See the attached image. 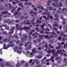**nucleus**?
<instances>
[{"label": "nucleus", "mask_w": 67, "mask_h": 67, "mask_svg": "<svg viewBox=\"0 0 67 67\" xmlns=\"http://www.w3.org/2000/svg\"><path fill=\"white\" fill-rule=\"evenodd\" d=\"M30 13L31 14L33 13V10L31 11L30 12Z\"/></svg>", "instance_id": "obj_63"}, {"label": "nucleus", "mask_w": 67, "mask_h": 67, "mask_svg": "<svg viewBox=\"0 0 67 67\" xmlns=\"http://www.w3.org/2000/svg\"><path fill=\"white\" fill-rule=\"evenodd\" d=\"M0 64H1V65L2 66V67H4V65H3V64L2 63V62H0Z\"/></svg>", "instance_id": "obj_39"}, {"label": "nucleus", "mask_w": 67, "mask_h": 67, "mask_svg": "<svg viewBox=\"0 0 67 67\" xmlns=\"http://www.w3.org/2000/svg\"><path fill=\"white\" fill-rule=\"evenodd\" d=\"M43 57V55H39L37 57V58L38 59H41Z\"/></svg>", "instance_id": "obj_16"}, {"label": "nucleus", "mask_w": 67, "mask_h": 67, "mask_svg": "<svg viewBox=\"0 0 67 67\" xmlns=\"http://www.w3.org/2000/svg\"><path fill=\"white\" fill-rule=\"evenodd\" d=\"M62 38L61 36H59L58 38V39L59 40H60L61 38Z\"/></svg>", "instance_id": "obj_54"}, {"label": "nucleus", "mask_w": 67, "mask_h": 67, "mask_svg": "<svg viewBox=\"0 0 67 67\" xmlns=\"http://www.w3.org/2000/svg\"><path fill=\"white\" fill-rule=\"evenodd\" d=\"M36 64H37V65H38L40 64V62L37 61V62H36Z\"/></svg>", "instance_id": "obj_38"}, {"label": "nucleus", "mask_w": 67, "mask_h": 67, "mask_svg": "<svg viewBox=\"0 0 67 67\" xmlns=\"http://www.w3.org/2000/svg\"><path fill=\"white\" fill-rule=\"evenodd\" d=\"M49 42L50 44H53L54 43V41L52 40H50L49 41Z\"/></svg>", "instance_id": "obj_17"}, {"label": "nucleus", "mask_w": 67, "mask_h": 67, "mask_svg": "<svg viewBox=\"0 0 67 67\" xmlns=\"http://www.w3.org/2000/svg\"><path fill=\"white\" fill-rule=\"evenodd\" d=\"M51 14V13L50 12H49L46 13V15H50Z\"/></svg>", "instance_id": "obj_61"}, {"label": "nucleus", "mask_w": 67, "mask_h": 67, "mask_svg": "<svg viewBox=\"0 0 67 67\" xmlns=\"http://www.w3.org/2000/svg\"><path fill=\"white\" fill-rule=\"evenodd\" d=\"M32 62H33V59H31L29 61V63L31 64V63H32Z\"/></svg>", "instance_id": "obj_60"}, {"label": "nucleus", "mask_w": 67, "mask_h": 67, "mask_svg": "<svg viewBox=\"0 0 67 67\" xmlns=\"http://www.w3.org/2000/svg\"><path fill=\"white\" fill-rule=\"evenodd\" d=\"M9 44H10V45H11V46H10L11 47H13V46H14V43H13V41H10L9 42Z\"/></svg>", "instance_id": "obj_8"}, {"label": "nucleus", "mask_w": 67, "mask_h": 67, "mask_svg": "<svg viewBox=\"0 0 67 67\" xmlns=\"http://www.w3.org/2000/svg\"><path fill=\"white\" fill-rule=\"evenodd\" d=\"M7 25H3L2 26H0V27H2V26H4V27H6V26H7Z\"/></svg>", "instance_id": "obj_51"}, {"label": "nucleus", "mask_w": 67, "mask_h": 67, "mask_svg": "<svg viewBox=\"0 0 67 67\" xmlns=\"http://www.w3.org/2000/svg\"><path fill=\"white\" fill-rule=\"evenodd\" d=\"M38 60L37 59H34V60H33V62H34V63H35H35H36V62H37V61Z\"/></svg>", "instance_id": "obj_49"}, {"label": "nucleus", "mask_w": 67, "mask_h": 67, "mask_svg": "<svg viewBox=\"0 0 67 67\" xmlns=\"http://www.w3.org/2000/svg\"><path fill=\"white\" fill-rule=\"evenodd\" d=\"M49 36V35H47L45 36V38L46 39H47V38H48V40H49V39H51L52 37H53L54 36H53V35H51L49 37L48 36Z\"/></svg>", "instance_id": "obj_4"}, {"label": "nucleus", "mask_w": 67, "mask_h": 67, "mask_svg": "<svg viewBox=\"0 0 67 67\" xmlns=\"http://www.w3.org/2000/svg\"><path fill=\"white\" fill-rule=\"evenodd\" d=\"M37 8H39L40 9H42V10H44V8L43 7V6L41 5H38L37 6Z\"/></svg>", "instance_id": "obj_5"}, {"label": "nucleus", "mask_w": 67, "mask_h": 67, "mask_svg": "<svg viewBox=\"0 0 67 67\" xmlns=\"http://www.w3.org/2000/svg\"><path fill=\"white\" fill-rule=\"evenodd\" d=\"M41 63L43 64H46L45 62L44 61H41Z\"/></svg>", "instance_id": "obj_59"}, {"label": "nucleus", "mask_w": 67, "mask_h": 67, "mask_svg": "<svg viewBox=\"0 0 67 67\" xmlns=\"http://www.w3.org/2000/svg\"><path fill=\"white\" fill-rule=\"evenodd\" d=\"M32 38V36L31 35H29L28 36V39L29 40H31Z\"/></svg>", "instance_id": "obj_18"}, {"label": "nucleus", "mask_w": 67, "mask_h": 67, "mask_svg": "<svg viewBox=\"0 0 67 67\" xmlns=\"http://www.w3.org/2000/svg\"><path fill=\"white\" fill-rule=\"evenodd\" d=\"M63 5V3H62V2H60L59 4V7H61V6H62Z\"/></svg>", "instance_id": "obj_25"}, {"label": "nucleus", "mask_w": 67, "mask_h": 67, "mask_svg": "<svg viewBox=\"0 0 67 67\" xmlns=\"http://www.w3.org/2000/svg\"><path fill=\"white\" fill-rule=\"evenodd\" d=\"M52 53H55V52H56V51H55V50L54 49H52L51 50Z\"/></svg>", "instance_id": "obj_50"}, {"label": "nucleus", "mask_w": 67, "mask_h": 67, "mask_svg": "<svg viewBox=\"0 0 67 67\" xmlns=\"http://www.w3.org/2000/svg\"><path fill=\"white\" fill-rule=\"evenodd\" d=\"M61 19L63 20V21H65V19L63 17V16L62 15L61 16Z\"/></svg>", "instance_id": "obj_22"}, {"label": "nucleus", "mask_w": 67, "mask_h": 67, "mask_svg": "<svg viewBox=\"0 0 67 67\" xmlns=\"http://www.w3.org/2000/svg\"><path fill=\"white\" fill-rule=\"evenodd\" d=\"M21 27V26H19L18 27H16V29L17 30H19L20 29V28Z\"/></svg>", "instance_id": "obj_33"}, {"label": "nucleus", "mask_w": 67, "mask_h": 67, "mask_svg": "<svg viewBox=\"0 0 67 67\" xmlns=\"http://www.w3.org/2000/svg\"><path fill=\"white\" fill-rule=\"evenodd\" d=\"M7 13H8V12L7 11H4L2 13H1V14H4V15Z\"/></svg>", "instance_id": "obj_15"}, {"label": "nucleus", "mask_w": 67, "mask_h": 67, "mask_svg": "<svg viewBox=\"0 0 67 67\" xmlns=\"http://www.w3.org/2000/svg\"><path fill=\"white\" fill-rule=\"evenodd\" d=\"M5 29L7 30H9V27L8 26H7L5 27Z\"/></svg>", "instance_id": "obj_37"}, {"label": "nucleus", "mask_w": 67, "mask_h": 67, "mask_svg": "<svg viewBox=\"0 0 67 67\" xmlns=\"http://www.w3.org/2000/svg\"><path fill=\"white\" fill-rule=\"evenodd\" d=\"M50 60H51V61L53 62V63H54V62H55V61L54 60H53V58H50Z\"/></svg>", "instance_id": "obj_47"}, {"label": "nucleus", "mask_w": 67, "mask_h": 67, "mask_svg": "<svg viewBox=\"0 0 67 67\" xmlns=\"http://www.w3.org/2000/svg\"><path fill=\"white\" fill-rule=\"evenodd\" d=\"M18 14V12H16L14 14V16H16V15H17Z\"/></svg>", "instance_id": "obj_45"}, {"label": "nucleus", "mask_w": 67, "mask_h": 67, "mask_svg": "<svg viewBox=\"0 0 67 67\" xmlns=\"http://www.w3.org/2000/svg\"><path fill=\"white\" fill-rule=\"evenodd\" d=\"M31 46H29L28 47H27V49L28 50H29V49H31Z\"/></svg>", "instance_id": "obj_32"}, {"label": "nucleus", "mask_w": 67, "mask_h": 67, "mask_svg": "<svg viewBox=\"0 0 67 67\" xmlns=\"http://www.w3.org/2000/svg\"><path fill=\"white\" fill-rule=\"evenodd\" d=\"M54 16L55 18H58L59 16H58V15L57 14H55Z\"/></svg>", "instance_id": "obj_27"}, {"label": "nucleus", "mask_w": 67, "mask_h": 67, "mask_svg": "<svg viewBox=\"0 0 67 67\" xmlns=\"http://www.w3.org/2000/svg\"><path fill=\"white\" fill-rule=\"evenodd\" d=\"M12 12L14 13L15 12V8L14 7H13L12 8V10H11Z\"/></svg>", "instance_id": "obj_12"}, {"label": "nucleus", "mask_w": 67, "mask_h": 67, "mask_svg": "<svg viewBox=\"0 0 67 67\" xmlns=\"http://www.w3.org/2000/svg\"><path fill=\"white\" fill-rule=\"evenodd\" d=\"M6 45V44H4L3 45V49H7V48H8L9 47H11V45H10V44H7L6 47H5V46Z\"/></svg>", "instance_id": "obj_3"}, {"label": "nucleus", "mask_w": 67, "mask_h": 67, "mask_svg": "<svg viewBox=\"0 0 67 67\" xmlns=\"http://www.w3.org/2000/svg\"><path fill=\"white\" fill-rule=\"evenodd\" d=\"M18 49V47L16 46L14 48V51H16Z\"/></svg>", "instance_id": "obj_24"}, {"label": "nucleus", "mask_w": 67, "mask_h": 67, "mask_svg": "<svg viewBox=\"0 0 67 67\" xmlns=\"http://www.w3.org/2000/svg\"><path fill=\"white\" fill-rule=\"evenodd\" d=\"M41 30L40 31V33H41V34H44V31H45V30Z\"/></svg>", "instance_id": "obj_26"}, {"label": "nucleus", "mask_w": 67, "mask_h": 67, "mask_svg": "<svg viewBox=\"0 0 67 67\" xmlns=\"http://www.w3.org/2000/svg\"><path fill=\"white\" fill-rule=\"evenodd\" d=\"M63 36L65 37V38H67V35H63Z\"/></svg>", "instance_id": "obj_64"}, {"label": "nucleus", "mask_w": 67, "mask_h": 67, "mask_svg": "<svg viewBox=\"0 0 67 67\" xmlns=\"http://www.w3.org/2000/svg\"><path fill=\"white\" fill-rule=\"evenodd\" d=\"M52 9H53V7H50L49 8V10H52Z\"/></svg>", "instance_id": "obj_36"}, {"label": "nucleus", "mask_w": 67, "mask_h": 67, "mask_svg": "<svg viewBox=\"0 0 67 67\" xmlns=\"http://www.w3.org/2000/svg\"><path fill=\"white\" fill-rule=\"evenodd\" d=\"M51 50H48V54H51Z\"/></svg>", "instance_id": "obj_52"}, {"label": "nucleus", "mask_w": 67, "mask_h": 67, "mask_svg": "<svg viewBox=\"0 0 67 67\" xmlns=\"http://www.w3.org/2000/svg\"><path fill=\"white\" fill-rule=\"evenodd\" d=\"M62 41H63V42L65 41V38L64 37H63L62 39Z\"/></svg>", "instance_id": "obj_44"}, {"label": "nucleus", "mask_w": 67, "mask_h": 67, "mask_svg": "<svg viewBox=\"0 0 67 67\" xmlns=\"http://www.w3.org/2000/svg\"><path fill=\"white\" fill-rule=\"evenodd\" d=\"M42 23V21L38 19L36 21V24H41Z\"/></svg>", "instance_id": "obj_10"}, {"label": "nucleus", "mask_w": 67, "mask_h": 67, "mask_svg": "<svg viewBox=\"0 0 67 67\" xmlns=\"http://www.w3.org/2000/svg\"><path fill=\"white\" fill-rule=\"evenodd\" d=\"M15 29V27H12L11 29H10V31H14V30Z\"/></svg>", "instance_id": "obj_14"}, {"label": "nucleus", "mask_w": 67, "mask_h": 67, "mask_svg": "<svg viewBox=\"0 0 67 67\" xmlns=\"http://www.w3.org/2000/svg\"><path fill=\"white\" fill-rule=\"evenodd\" d=\"M45 25H46V24L45 23L43 24V25H41V30L43 31H49V29H48L47 28H46V29L44 28V26Z\"/></svg>", "instance_id": "obj_1"}, {"label": "nucleus", "mask_w": 67, "mask_h": 67, "mask_svg": "<svg viewBox=\"0 0 67 67\" xmlns=\"http://www.w3.org/2000/svg\"><path fill=\"white\" fill-rule=\"evenodd\" d=\"M57 63H60L62 61V59L60 57H57L55 58V60H57Z\"/></svg>", "instance_id": "obj_2"}, {"label": "nucleus", "mask_w": 67, "mask_h": 67, "mask_svg": "<svg viewBox=\"0 0 67 67\" xmlns=\"http://www.w3.org/2000/svg\"><path fill=\"white\" fill-rule=\"evenodd\" d=\"M4 9L5 10H7L8 9V3H6L5 4V6L4 7Z\"/></svg>", "instance_id": "obj_9"}, {"label": "nucleus", "mask_w": 67, "mask_h": 67, "mask_svg": "<svg viewBox=\"0 0 67 67\" xmlns=\"http://www.w3.org/2000/svg\"><path fill=\"white\" fill-rule=\"evenodd\" d=\"M39 38H40L41 39H42V37H43V36L39 35Z\"/></svg>", "instance_id": "obj_57"}, {"label": "nucleus", "mask_w": 67, "mask_h": 67, "mask_svg": "<svg viewBox=\"0 0 67 67\" xmlns=\"http://www.w3.org/2000/svg\"><path fill=\"white\" fill-rule=\"evenodd\" d=\"M66 23V22L65 21H63V22L62 24V25H65Z\"/></svg>", "instance_id": "obj_28"}, {"label": "nucleus", "mask_w": 67, "mask_h": 67, "mask_svg": "<svg viewBox=\"0 0 67 67\" xmlns=\"http://www.w3.org/2000/svg\"><path fill=\"white\" fill-rule=\"evenodd\" d=\"M7 4H8V6H9V9H11L12 8L13 6H12V5L11 4L7 3Z\"/></svg>", "instance_id": "obj_13"}, {"label": "nucleus", "mask_w": 67, "mask_h": 67, "mask_svg": "<svg viewBox=\"0 0 67 67\" xmlns=\"http://www.w3.org/2000/svg\"><path fill=\"white\" fill-rule=\"evenodd\" d=\"M52 2H53V0H49L48 1V3H51Z\"/></svg>", "instance_id": "obj_30"}, {"label": "nucleus", "mask_w": 67, "mask_h": 67, "mask_svg": "<svg viewBox=\"0 0 67 67\" xmlns=\"http://www.w3.org/2000/svg\"><path fill=\"white\" fill-rule=\"evenodd\" d=\"M35 65V63L34 62H32L31 64V66H34V65Z\"/></svg>", "instance_id": "obj_43"}, {"label": "nucleus", "mask_w": 67, "mask_h": 67, "mask_svg": "<svg viewBox=\"0 0 67 67\" xmlns=\"http://www.w3.org/2000/svg\"><path fill=\"white\" fill-rule=\"evenodd\" d=\"M16 52L17 53H18V54H21V51L19 50L17 51Z\"/></svg>", "instance_id": "obj_31"}, {"label": "nucleus", "mask_w": 67, "mask_h": 67, "mask_svg": "<svg viewBox=\"0 0 67 67\" xmlns=\"http://www.w3.org/2000/svg\"><path fill=\"white\" fill-rule=\"evenodd\" d=\"M49 46H50V47L51 48H52V49H54V46H51V44H49Z\"/></svg>", "instance_id": "obj_21"}, {"label": "nucleus", "mask_w": 67, "mask_h": 67, "mask_svg": "<svg viewBox=\"0 0 67 67\" xmlns=\"http://www.w3.org/2000/svg\"><path fill=\"white\" fill-rule=\"evenodd\" d=\"M25 4L26 5H29V2H26L25 3Z\"/></svg>", "instance_id": "obj_35"}, {"label": "nucleus", "mask_w": 67, "mask_h": 67, "mask_svg": "<svg viewBox=\"0 0 67 67\" xmlns=\"http://www.w3.org/2000/svg\"><path fill=\"white\" fill-rule=\"evenodd\" d=\"M67 61V58H64V59L63 63H65Z\"/></svg>", "instance_id": "obj_19"}, {"label": "nucleus", "mask_w": 67, "mask_h": 67, "mask_svg": "<svg viewBox=\"0 0 67 67\" xmlns=\"http://www.w3.org/2000/svg\"><path fill=\"white\" fill-rule=\"evenodd\" d=\"M31 23L33 24H36V23H35V21H31Z\"/></svg>", "instance_id": "obj_34"}, {"label": "nucleus", "mask_w": 67, "mask_h": 67, "mask_svg": "<svg viewBox=\"0 0 67 67\" xmlns=\"http://www.w3.org/2000/svg\"><path fill=\"white\" fill-rule=\"evenodd\" d=\"M54 24L53 25V26H56L58 27V25L57 24V22L56 21H55L54 22Z\"/></svg>", "instance_id": "obj_7"}, {"label": "nucleus", "mask_w": 67, "mask_h": 67, "mask_svg": "<svg viewBox=\"0 0 67 67\" xmlns=\"http://www.w3.org/2000/svg\"><path fill=\"white\" fill-rule=\"evenodd\" d=\"M25 66L26 67H28V66H29V63H26L25 64Z\"/></svg>", "instance_id": "obj_46"}, {"label": "nucleus", "mask_w": 67, "mask_h": 67, "mask_svg": "<svg viewBox=\"0 0 67 67\" xmlns=\"http://www.w3.org/2000/svg\"><path fill=\"white\" fill-rule=\"evenodd\" d=\"M19 43H20V41H16V44H19Z\"/></svg>", "instance_id": "obj_58"}, {"label": "nucleus", "mask_w": 67, "mask_h": 67, "mask_svg": "<svg viewBox=\"0 0 67 67\" xmlns=\"http://www.w3.org/2000/svg\"><path fill=\"white\" fill-rule=\"evenodd\" d=\"M19 46H22L23 45V43H20V44H19Z\"/></svg>", "instance_id": "obj_56"}, {"label": "nucleus", "mask_w": 67, "mask_h": 67, "mask_svg": "<svg viewBox=\"0 0 67 67\" xmlns=\"http://www.w3.org/2000/svg\"><path fill=\"white\" fill-rule=\"evenodd\" d=\"M60 47H55V48L56 49H60Z\"/></svg>", "instance_id": "obj_53"}, {"label": "nucleus", "mask_w": 67, "mask_h": 67, "mask_svg": "<svg viewBox=\"0 0 67 67\" xmlns=\"http://www.w3.org/2000/svg\"><path fill=\"white\" fill-rule=\"evenodd\" d=\"M21 20H23L24 19V16H22L21 17Z\"/></svg>", "instance_id": "obj_42"}, {"label": "nucleus", "mask_w": 67, "mask_h": 67, "mask_svg": "<svg viewBox=\"0 0 67 67\" xmlns=\"http://www.w3.org/2000/svg\"><path fill=\"white\" fill-rule=\"evenodd\" d=\"M55 34L54 36L55 37L57 38L58 37V34Z\"/></svg>", "instance_id": "obj_41"}, {"label": "nucleus", "mask_w": 67, "mask_h": 67, "mask_svg": "<svg viewBox=\"0 0 67 67\" xmlns=\"http://www.w3.org/2000/svg\"><path fill=\"white\" fill-rule=\"evenodd\" d=\"M23 37H24V38L26 39L28 37L27 36V35L26 34H24L23 35Z\"/></svg>", "instance_id": "obj_11"}, {"label": "nucleus", "mask_w": 67, "mask_h": 67, "mask_svg": "<svg viewBox=\"0 0 67 67\" xmlns=\"http://www.w3.org/2000/svg\"><path fill=\"white\" fill-rule=\"evenodd\" d=\"M35 34H36L37 35L36 36L34 37V38H36V37H37V36L38 35V34L37 32H35Z\"/></svg>", "instance_id": "obj_48"}, {"label": "nucleus", "mask_w": 67, "mask_h": 67, "mask_svg": "<svg viewBox=\"0 0 67 67\" xmlns=\"http://www.w3.org/2000/svg\"><path fill=\"white\" fill-rule=\"evenodd\" d=\"M55 6H56V7H58V2H57V3L55 5Z\"/></svg>", "instance_id": "obj_55"}, {"label": "nucleus", "mask_w": 67, "mask_h": 67, "mask_svg": "<svg viewBox=\"0 0 67 67\" xmlns=\"http://www.w3.org/2000/svg\"><path fill=\"white\" fill-rule=\"evenodd\" d=\"M3 34L4 35H7V31H3Z\"/></svg>", "instance_id": "obj_40"}, {"label": "nucleus", "mask_w": 67, "mask_h": 67, "mask_svg": "<svg viewBox=\"0 0 67 67\" xmlns=\"http://www.w3.org/2000/svg\"><path fill=\"white\" fill-rule=\"evenodd\" d=\"M35 29L37 32H39L40 31V29H39V28L37 27Z\"/></svg>", "instance_id": "obj_23"}, {"label": "nucleus", "mask_w": 67, "mask_h": 67, "mask_svg": "<svg viewBox=\"0 0 67 67\" xmlns=\"http://www.w3.org/2000/svg\"><path fill=\"white\" fill-rule=\"evenodd\" d=\"M37 41L38 42V43H40V42H41V41H42V40L40 38L37 39Z\"/></svg>", "instance_id": "obj_29"}, {"label": "nucleus", "mask_w": 67, "mask_h": 67, "mask_svg": "<svg viewBox=\"0 0 67 67\" xmlns=\"http://www.w3.org/2000/svg\"><path fill=\"white\" fill-rule=\"evenodd\" d=\"M27 43L28 45L29 46L32 45V43H31V42H28Z\"/></svg>", "instance_id": "obj_20"}, {"label": "nucleus", "mask_w": 67, "mask_h": 67, "mask_svg": "<svg viewBox=\"0 0 67 67\" xmlns=\"http://www.w3.org/2000/svg\"><path fill=\"white\" fill-rule=\"evenodd\" d=\"M24 28L23 29V30L25 29V31H26V32L27 33L28 32V31L27 30H28L30 29V27H26V26H25L24 27Z\"/></svg>", "instance_id": "obj_6"}, {"label": "nucleus", "mask_w": 67, "mask_h": 67, "mask_svg": "<svg viewBox=\"0 0 67 67\" xmlns=\"http://www.w3.org/2000/svg\"><path fill=\"white\" fill-rule=\"evenodd\" d=\"M18 12V14L19 15H21V14H22V13H21V12Z\"/></svg>", "instance_id": "obj_62"}]
</instances>
